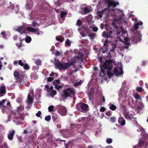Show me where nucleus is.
<instances>
[{"label": "nucleus", "mask_w": 148, "mask_h": 148, "mask_svg": "<svg viewBox=\"0 0 148 148\" xmlns=\"http://www.w3.org/2000/svg\"><path fill=\"white\" fill-rule=\"evenodd\" d=\"M135 122L138 127L137 131L138 132H141L142 139H140L138 144L141 147H144L145 148H147L148 147V135L145 132L142 127L139 125L136 121Z\"/></svg>", "instance_id": "423d86ee"}, {"label": "nucleus", "mask_w": 148, "mask_h": 148, "mask_svg": "<svg viewBox=\"0 0 148 148\" xmlns=\"http://www.w3.org/2000/svg\"><path fill=\"white\" fill-rule=\"evenodd\" d=\"M35 62L37 65H39L41 64V61L40 60L37 59L35 61Z\"/></svg>", "instance_id": "864d4df0"}, {"label": "nucleus", "mask_w": 148, "mask_h": 148, "mask_svg": "<svg viewBox=\"0 0 148 148\" xmlns=\"http://www.w3.org/2000/svg\"><path fill=\"white\" fill-rule=\"evenodd\" d=\"M56 39L58 41L61 42H62L64 41L63 38H62L59 36L56 37Z\"/></svg>", "instance_id": "de8ad7c7"}, {"label": "nucleus", "mask_w": 148, "mask_h": 148, "mask_svg": "<svg viewBox=\"0 0 148 148\" xmlns=\"http://www.w3.org/2000/svg\"><path fill=\"white\" fill-rule=\"evenodd\" d=\"M82 128V127H79V125H75L73 124L71 125L70 130L69 131L64 130L63 131V133L64 135V137H69L72 135H73L77 131L79 132H80V131Z\"/></svg>", "instance_id": "0eeeda50"}, {"label": "nucleus", "mask_w": 148, "mask_h": 148, "mask_svg": "<svg viewBox=\"0 0 148 148\" xmlns=\"http://www.w3.org/2000/svg\"><path fill=\"white\" fill-rule=\"evenodd\" d=\"M53 79V78L52 77H49L47 79V81L49 82H51Z\"/></svg>", "instance_id": "338daca9"}, {"label": "nucleus", "mask_w": 148, "mask_h": 148, "mask_svg": "<svg viewBox=\"0 0 148 148\" xmlns=\"http://www.w3.org/2000/svg\"><path fill=\"white\" fill-rule=\"evenodd\" d=\"M73 63L71 62L66 63H62L58 60L56 61L54 64L55 68L60 70H66L68 69Z\"/></svg>", "instance_id": "6e6552de"}, {"label": "nucleus", "mask_w": 148, "mask_h": 148, "mask_svg": "<svg viewBox=\"0 0 148 148\" xmlns=\"http://www.w3.org/2000/svg\"><path fill=\"white\" fill-rule=\"evenodd\" d=\"M45 88L48 89L47 90L48 95H50L51 97H53L56 94V90H53V87L51 86L49 88V86L46 85L45 86Z\"/></svg>", "instance_id": "f3484780"}, {"label": "nucleus", "mask_w": 148, "mask_h": 148, "mask_svg": "<svg viewBox=\"0 0 148 148\" xmlns=\"http://www.w3.org/2000/svg\"><path fill=\"white\" fill-rule=\"evenodd\" d=\"M144 107V105L141 101L136 102V108L138 111L142 110Z\"/></svg>", "instance_id": "412c9836"}, {"label": "nucleus", "mask_w": 148, "mask_h": 148, "mask_svg": "<svg viewBox=\"0 0 148 148\" xmlns=\"http://www.w3.org/2000/svg\"><path fill=\"white\" fill-rule=\"evenodd\" d=\"M91 39H92L96 36V35L94 33L90 34L88 35Z\"/></svg>", "instance_id": "ea45409f"}, {"label": "nucleus", "mask_w": 148, "mask_h": 148, "mask_svg": "<svg viewBox=\"0 0 148 148\" xmlns=\"http://www.w3.org/2000/svg\"><path fill=\"white\" fill-rule=\"evenodd\" d=\"M114 0H101L100 1L98 0L99 3L98 6L100 8L103 4H106L108 5L107 8H106L104 10L97 12V15L101 21H103V22H106L110 19V16H111V13L110 10L111 8L115 7L119 3L118 2L114 1Z\"/></svg>", "instance_id": "f03ea898"}, {"label": "nucleus", "mask_w": 148, "mask_h": 148, "mask_svg": "<svg viewBox=\"0 0 148 148\" xmlns=\"http://www.w3.org/2000/svg\"><path fill=\"white\" fill-rule=\"evenodd\" d=\"M106 141L108 144H110L112 142V139L111 138H108L106 139Z\"/></svg>", "instance_id": "8fccbe9b"}, {"label": "nucleus", "mask_w": 148, "mask_h": 148, "mask_svg": "<svg viewBox=\"0 0 148 148\" xmlns=\"http://www.w3.org/2000/svg\"><path fill=\"white\" fill-rule=\"evenodd\" d=\"M51 119V117L49 115L46 116L45 118V121H50Z\"/></svg>", "instance_id": "09e8293b"}, {"label": "nucleus", "mask_w": 148, "mask_h": 148, "mask_svg": "<svg viewBox=\"0 0 148 148\" xmlns=\"http://www.w3.org/2000/svg\"><path fill=\"white\" fill-rule=\"evenodd\" d=\"M82 24V23L81 21L79 19H78L76 23V25L79 26Z\"/></svg>", "instance_id": "a18cd8bd"}, {"label": "nucleus", "mask_w": 148, "mask_h": 148, "mask_svg": "<svg viewBox=\"0 0 148 148\" xmlns=\"http://www.w3.org/2000/svg\"><path fill=\"white\" fill-rule=\"evenodd\" d=\"M53 83L55 86V88L57 90H59L62 86V85H60V82L59 80H54Z\"/></svg>", "instance_id": "aec40b11"}, {"label": "nucleus", "mask_w": 148, "mask_h": 148, "mask_svg": "<svg viewBox=\"0 0 148 148\" xmlns=\"http://www.w3.org/2000/svg\"><path fill=\"white\" fill-rule=\"evenodd\" d=\"M66 14V12H61L60 17L59 18V20L61 23H62L64 20Z\"/></svg>", "instance_id": "a878e982"}, {"label": "nucleus", "mask_w": 148, "mask_h": 148, "mask_svg": "<svg viewBox=\"0 0 148 148\" xmlns=\"http://www.w3.org/2000/svg\"><path fill=\"white\" fill-rule=\"evenodd\" d=\"M54 107L53 106L51 105L49 106L48 108V110L49 112L54 111Z\"/></svg>", "instance_id": "37998d69"}, {"label": "nucleus", "mask_w": 148, "mask_h": 148, "mask_svg": "<svg viewBox=\"0 0 148 148\" xmlns=\"http://www.w3.org/2000/svg\"><path fill=\"white\" fill-rule=\"evenodd\" d=\"M110 120L111 122L112 123H114L116 121V119L115 117H112L110 118Z\"/></svg>", "instance_id": "3c124183"}, {"label": "nucleus", "mask_w": 148, "mask_h": 148, "mask_svg": "<svg viewBox=\"0 0 148 148\" xmlns=\"http://www.w3.org/2000/svg\"><path fill=\"white\" fill-rule=\"evenodd\" d=\"M6 88L4 86L0 87V94L1 96L4 95L6 93Z\"/></svg>", "instance_id": "7c9ffc66"}, {"label": "nucleus", "mask_w": 148, "mask_h": 148, "mask_svg": "<svg viewBox=\"0 0 148 148\" xmlns=\"http://www.w3.org/2000/svg\"><path fill=\"white\" fill-rule=\"evenodd\" d=\"M32 25L34 27H38V25L36 21H33L32 23Z\"/></svg>", "instance_id": "bf43d9fd"}, {"label": "nucleus", "mask_w": 148, "mask_h": 148, "mask_svg": "<svg viewBox=\"0 0 148 148\" xmlns=\"http://www.w3.org/2000/svg\"><path fill=\"white\" fill-rule=\"evenodd\" d=\"M81 84H82V81H79L78 82H76L74 84V86H78L79 85H81Z\"/></svg>", "instance_id": "603ef678"}, {"label": "nucleus", "mask_w": 148, "mask_h": 148, "mask_svg": "<svg viewBox=\"0 0 148 148\" xmlns=\"http://www.w3.org/2000/svg\"><path fill=\"white\" fill-rule=\"evenodd\" d=\"M38 76L35 73H33L31 75V78L33 80H35L38 79Z\"/></svg>", "instance_id": "72a5a7b5"}, {"label": "nucleus", "mask_w": 148, "mask_h": 148, "mask_svg": "<svg viewBox=\"0 0 148 148\" xmlns=\"http://www.w3.org/2000/svg\"><path fill=\"white\" fill-rule=\"evenodd\" d=\"M24 107L23 106H20L17 108V112L18 113L24 110Z\"/></svg>", "instance_id": "58836bf2"}, {"label": "nucleus", "mask_w": 148, "mask_h": 148, "mask_svg": "<svg viewBox=\"0 0 148 148\" xmlns=\"http://www.w3.org/2000/svg\"><path fill=\"white\" fill-rule=\"evenodd\" d=\"M112 64L110 61L106 60L104 63L102 61L100 62V69L101 73L100 75L102 76L104 75L105 69L107 71V75L109 78L112 77L114 75L113 73L112 72Z\"/></svg>", "instance_id": "39448f33"}, {"label": "nucleus", "mask_w": 148, "mask_h": 148, "mask_svg": "<svg viewBox=\"0 0 148 148\" xmlns=\"http://www.w3.org/2000/svg\"><path fill=\"white\" fill-rule=\"evenodd\" d=\"M16 111L14 110L12 112V115H8V121H6L7 122L8 121H10V119L11 116H12L13 117V121L14 122H20L22 120H24L23 116H21L18 117V116L14 115L15 114H16Z\"/></svg>", "instance_id": "9b49d317"}, {"label": "nucleus", "mask_w": 148, "mask_h": 148, "mask_svg": "<svg viewBox=\"0 0 148 148\" xmlns=\"http://www.w3.org/2000/svg\"><path fill=\"white\" fill-rule=\"evenodd\" d=\"M73 0H58L55 3V4L57 6H60V5L62 4L64 2H71L73 1Z\"/></svg>", "instance_id": "cd10ccee"}, {"label": "nucleus", "mask_w": 148, "mask_h": 148, "mask_svg": "<svg viewBox=\"0 0 148 148\" xmlns=\"http://www.w3.org/2000/svg\"><path fill=\"white\" fill-rule=\"evenodd\" d=\"M6 99H3L1 101H0V106H2L4 103L6 101Z\"/></svg>", "instance_id": "6e6d98bb"}, {"label": "nucleus", "mask_w": 148, "mask_h": 148, "mask_svg": "<svg viewBox=\"0 0 148 148\" xmlns=\"http://www.w3.org/2000/svg\"><path fill=\"white\" fill-rule=\"evenodd\" d=\"M6 106H1V108L2 111V112L4 113L6 111H7L8 110H9L10 109V102L6 101Z\"/></svg>", "instance_id": "4be33fe9"}, {"label": "nucleus", "mask_w": 148, "mask_h": 148, "mask_svg": "<svg viewBox=\"0 0 148 148\" xmlns=\"http://www.w3.org/2000/svg\"><path fill=\"white\" fill-rule=\"evenodd\" d=\"M106 114L108 116H111L112 114V112L110 111L109 110L106 112Z\"/></svg>", "instance_id": "0e129e2a"}, {"label": "nucleus", "mask_w": 148, "mask_h": 148, "mask_svg": "<svg viewBox=\"0 0 148 148\" xmlns=\"http://www.w3.org/2000/svg\"><path fill=\"white\" fill-rule=\"evenodd\" d=\"M125 84V81L122 84V87L120 90L119 91V100L120 101H125L128 100L129 103H130V101H132L133 103L132 98L130 96L131 95V91L128 89L127 87H124Z\"/></svg>", "instance_id": "20e7f679"}, {"label": "nucleus", "mask_w": 148, "mask_h": 148, "mask_svg": "<svg viewBox=\"0 0 148 148\" xmlns=\"http://www.w3.org/2000/svg\"><path fill=\"white\" fill-rule=\"evenodd\" d=\"M18 64L20 65L21 66H23L24 64L22 62V60H20L18 61Z\"/></svg>", "instance_id": "680f3d73"}, {"label": "nucleus", "mask_w": 148, "mask_h": 148, "mask_svg": "<svg viewBox=\"0 0 148 148\" xmlns=\"http://www.w3.org/2000/svg\"><path fill=\"white\" fill-rule=\"evenodd\" d=\"M99 98H100V100H98L99 103L98 104L97 103L96 105V106H98L99 105H101L102 103H105L106 99L104 96L102 95H100Z\"/></svg>", "instance_id": "393cba45"}, {"label": "nucleus", "mask_w": 148, "mask_h": 148, "mask_svg": "<svg viewBox=\"0 0 148 148\" xmlns=\"http://www.w3.org/2000/svg\"><path fill=\"white\" fill-rule=\"evenodd\" d=\"M108 37H112V36H114V35H115L113 32L112 31H110L109 32H108Z\"/></svg>", "instance_id": "a19ab883"}, {"label": "nucleus", "mask_w": 148, "mask_h": 148, "mask_svg": "<svg viewBox=\"0 0 148 148\" xmlns=\"http://www.w3.org/2000/svg\"><path fill=\"white\" fill-rule=\"evenodd\" d=\"M26 27V26L23 25L21 26H19L15 28V30L19 32L21 34H22L23 33L27 34V33L25 30Z\"/></svg>", "instance_id": "dca6fc26"}, {"label": "nucleus", "mask_w": 148, "mask_h": 148, "mask_svg": "<svg viewBox=\"0 0 148 148\" xmlns=\"http://www.w3.org/2000/svg\"><path fill=\"white\" fill-rule=\"evenodd\" d=\"M118 122L121 126H123L125 124V121L124 118L121 117L120 116L118 119Z\"/></svg>", "instance_id": "bb28decb"}, {"label": "nucleus", "mask_w": 148, "mask_h": 148, "mask_svg": "<svg viewBox=\"0 0 148 148\" xmlns=\"http://www.w3.org/2000/svg\"><path fill=\"white\" fill-rule=\"evenodd\" d=\"M15 131L13 130L12 132H9V134H8V138L10 140H12L13 137V136L14 134Z\"/></svg>", "instance_id": "473e14b6"}, {"label": "nucleus", "mask_w": 148, "mask_h": 148, "mask_svg": "<svg viewBox=\"0 0 148 148\" xmlns=\"http://www.w3.org/2000/svg\"><path fill=\"white\" fill-rule=\"evenodd\" d=\"M97 88H95V89L91 88L90 90V92L88 93V96L90 100L92 97V95L94 94V92H97Z\"/></svg>", "instance_id": "b1692460"}, {"label": "nucleus", "mask_w": 148, "mask_h": 148, "mask_svg": "<svg viewBox=\"0 0 148 148\" xmlns=\"http://www.w3.org/2000/svg\"><path fill=\"white\" fill-rule=\"evenodd\" d=\"M41 112L40 111H38L37 113L36 114V115L38 117H39L40 116Z\"/></svg>", "instance_id": "e2e57ef3"}, {"label": "nucleus", "mask_w": 148, "mask_h": 148, "mask_svg": "<svg viewBox=\"0 0 148 148\" xmlns=\"http://www.w3.org/2000/svg\"><path fill=\"white\" fill-rule=\"evenodd\" d=\"M82 10L86 14L90 12L92 10L90 6L86 5L85 4L83 5L82 7Z\"/></svg>", "instance_id": "6ab92c4d"}, {"label": "nucleus", "mask_w": 148, "mask_h": 148, "mask_svg": "<svg viewBox=\"0 0 148 148\" xmlns=\"http://www.w3.org/2000/svg\"><path fill=\"white\" fill-rule=\"evenodd\" d=\"M25 35L26 36L25 38V42L28 43L30 42L32 40L30 36H27V34H25Z\"/></svg>", "instance_id": "c9c22d12"}, {"label": "nucleus", "mask_w": 148, "mask_h": 148, "mask_svg": "<svg viewBox=\"0 0 148 148\" xmlns=\"http://www.w3.org/2000/svg\"><path fill=\"white\" fill-rule=\"evenodd\" d=\"M114 8H111L110 12L111 13V16L114 21V22L112 23L113 26L114 27H116L117 29L118 27H116V23H117L118 24L122 23L125 25V24H127V22L123 17L124 16V14L122 10L117 9H114ZM121 27L126 32L122 27Z\"/></svg>", "instance_id": "7ed1b4c3"}, {"label": "nucleus", "mask_w": 148, "mask_h": 148, "mask_svg": "<svg viewBox=\"0 0 148 148\" xmlns=\"http://www.w3.org/2000/svg\"><path fill=\"white\" fill-rule=\"evenodd\" d=\"M26 30L34 32L35 34H37L38 35L40 34L39 29H36L31 27H27L26 28Z\"/></svg>", "instance_id": "5701e85b"}, {"label": "nucleus", "mask_w": 148, "mask_h": 148, "mask_svg": "<svg viewBox=\"0 0 148 148\" xmlns=\"http://www.w3.org/2000/svg\"><path fill=\"white\" fill-rule=\"evenodd\" d=\"M131 112H127V110H125L123 111V113L126 119L129 120L133 119L135 120L136 119V118L134 117L133 116V115H135L136 113L135 111H134V112H133L132 114Z\"/></svg>", "instance_id": "ddd939ff"}, {"label": "nucleus", "mask_w": 148, "mask_h": 148, "mask_svg": "<svg viewBox=\"0 0 148 148\" xmlns=\"http://www.w3.org/2000/svg\"><path fill=\"white\" fill-rule=\"evenodd\" d=\"M89 121V119L88 117H82L79 119L78 120V122H82V123L85 124Z\"/></svg>", "instance_id": "c756f323"}, {"label": "nucleus", "mask_w": 148, "mask_h": 148, "mask_svg": "<svg viewBox=\"0 0 148 148\" xmlns=\"http://www.w3.org/2000/svg\"><path fill=\"white\" fill-rule=\"evenodd\" d=\"M23 66V68L24 69H29V66H28V65L26 64H24V66Z\"/></svg>", "instance_id": "13d9d810"}, {"label": "nucleus", "mask_w": 148, "mask_h": 148, "mask_svg": "<svg viewBox=\"0 0 148 148\" xmlns=\"http://www.w3.org/2000/svg\"><path fill=\"white\" fill-rule=\"evenodd\" d=\"M134 98L136 100V102L141 101V97L139 95L138 92H136L134 95Z\"/></svg>", "instance_id": "2f4dec72"}, {"label": "nucleus", "mask_w": 148, "mask_h": 148, "mask_svg": "<svg viewBox=\"0 0 148 148\" xmlns=\"http://www.w3.org/2000/svg\"><path fill=\"white\" fill-rule=\"evenodd\" d=\"M105 110V108L104 107H102L100 109V111L101 112H104Z\"/></svg>", "instance_id": "774afa93"}, {"label": "nucleus", "mask_w": 148, "mask_h": 148, "mask_svg": "<svg viewBox=\"0 0 148 148\" xmlns=\"http://www.w3.org/2000/svg\"><path fill=\"white\" fill-rule=\"evenodd\" d=\"M37 8H39L40 10V11H42L44 10H45L47 9L46 8H43V6L42 5H37Z\"/></svg>", "instance_id": "79ce46f5"}, {"label": "nucleus", "mask_w": 148, "mask_h": 148, "mask_svg": "<svg viewBox=\"0 0 148 148\" xmlns=\"http://www.w3.org/2000/svg\"><path fill=\"white\" fill-rule=\"evenodd\" d=\"M92 16L91 15H89L85 17V19L90 25V28L92 29L94 32H96L98 30V28L93 25L94 21L92 20Z\"/></svg>", "instance_id": "9d476101"}, {"label": "nucleus", "mask_w": 148, "mask_h": 148, "mask_svg": "<svg viewBox=\"0 0 148 148\" xmlns=\"http://www.w3.org/2000/svg\"><path fill=\"white\" fill-rule=\"evenodd\" d=\"M14 76L15 77H16L17 78V77L18 76L19 73L17 72H15L14 73Z\"/></svg>", "instance_id": "052dcab7"}, {"label": "nucleus", "mask_w": 148, "mask_h": 148, "mask_svg": "<svg viewBox=\"0 0 148 148\" xmlns=\"http://www.w3.org/2000/svg\"><path fill=\"white\" fill-rule=\"evenodd\" d=\"M143 24V22L141 21L135 22L134 26L131 29L132 37L130 40L128 38L126 32L122 27L117 28L116 32L117 38L119 41L122 42V44L124 43L125 45H122L121 43L117 40L116 44H113L112 45V49L109 51L108 55L110 56L111 55L114 56L115 55L114 52L116 50L119 53V50H122V48L126 49L128 48L129 46L130 45V40L131 41V43L133 44L139 42L141 40V35L139 32H137V29L138 26L142 25Z\"/></svg>", "instance_id": "f257e3e1"}, {"label": "nucleus", "mask_w": 148, "mask_h": 148, "mask_svg": "<svg viewBox=\"0 0 148 148\" xmlns=\"http://www.w3.org/2000/svg\"><path fill=\"white\" fill-rule=\"evenodd\" d=\"M33 95V91L31 90L28 95L27 100V104L30 105L32 103L33 101V98L32 96Z\"/></svg>", "instance_id": "a211bd4d"}, {"label": "nucleus", "mask_w": 148, "mask_h": 148, "mask_svg": "<svg viewBox=\"0 0 148 148\" xmlns=\"http://www.w3.org/2000/svg\"><path fill=\"white\" fill-rule=\"evenodd\" d=\"M77 110L83 112H86L89 110L88 106L85 103H77L76 106Z\"/></svg>", "instance_id": "1a4fd4ad"}, {"label": "nucleus", "mask_w": 148, "mask_h": 148, "mask_svg": "<svg viewBox=\"0 0 148 148\" xmlns=\"http://www.w3.org/2000/svg\"><path fill=\"white\" fill-rule=\"evenodd\" d=\"M22 99L21 97H19L16 99V101L18 103H20L21 102Z\"/></svg>", "instance_id": "4d7b16f0"}, {"label": "nucleus", "mask_w": 148, "mask_h": 148, "mask_svg": "<svg viewBox=\"0 0 148 148\" xmlns=\"http://www.w3.org/2000/svg\"><path fill=\"white\" fill-rule=\"evenodd\" d=\"M83 54L82 53H80V52H79V53L78 54L77 56V58L79 59H83Z\"/></svg>", "instance_id": "c03bdc74"}, {"label": "nucleus", "mask_w": 148, "mask_h": 148, "mask_svg": "<svg viewBox=\"0 0 148 148\" xmlns=\"http://www.w3.org/2000/svg\"><path fill=\"white\" fill-rule=\"evenodd\" d=\"M64 94L65 97H74L75 95V91L73 88H67L63 90Z\"/></svg>", "instance_id": "f8f14e48"}, {"label": "nucleus", "mask_w": 148, "mask_h": 148, "mask_svg": "<svg viewBox=\"0 0 148 148\" xmlns=\"http://www.w3.org/2000/svg\"><path fill=\"white\" fill-rule=\"evenodd\" d=\"M56 106L59 113L61 115L64 116L66 114V110L65 107L60 105Z\"/></svg>", "instance_id": "4468645a"}, {"label": "nucleus", "mask_w": 148, "mask_h": 148, "mask_svg": "<svg viewBox=\"0 0 148 148\" xmlns=\"http://www.w3.org/2000/svg\"><path fill=\"white\" fill-rule=\"evenodd\" d=\"M32 1L29 0L27 2V4L25 5L26 9L27 10H29L32 7Z\"/></svg>", "instance_id": "c85d7f7f"}, {"label": "nucleus", "mask_w": 148, "mask_h": 148, "mask_svg": "<svg viewBox=\"0 0 148 148\" xmlns=\"http://www.w3.org/2000/svg\"><path fill=\"white\" fill-rule=\"evenodd\" d=\"M108 33L107 34H106V32H103V33L102 36L104 37H107V38H108Z\"/></svg>", "instance_id": "69168bd1"}, {"label": "nucleus", "mask_w": 148, "mask_h": 148, "mask_svg": "<svg viewBox=\"0 0 148 148\" xmlns=\"http://www.w3.org/2000/svg\"><path fill=\"white\" fill-rule=\"evenodd\" d=\"M120 66L119 67V66L116 65L114 69V72L115 75L116 76L121 75L123 73V71L122 68V66L120 64Z\"/></svg>", "instance_id": "2eb2a0df"}, {"label": "nucleus", "mask_w": 148, "mask_h": 148, "mask_svg": "<svg viewBox=\"0 0 148 148\" xmlns=\"http://www.w3.org/2000/svg\"><path fill=\"white\" fill-rule=\"evenodd\" d=\"M136 90L138 92H141L143 91V89L141 87H137L136 89Z\"/></svg>", "instance_id": "49530a36"}, {"label": "nucleus", "mask_w": 148, "mask_h": 148, "mask_svg": "<svg viewBox=\"0 0 148 148\" xmlns=\"http://www.w3.org/2000/svg\"><path fill=\"white\" fill-rule=\"evenodd\" d=\"M37 14L36 12L33 11L30 14L32 18H37L36 16Z\"/></svg>", "instance_id": "4c0bfd02"}, {"label": "nucleus", "mask_w": 148, "mask_h": 148, "mask_svg": "<svg viewBox=\"0 0 148 148\" xmlns=\"http://www.w3.org/2000/svg\"><path fill=\"white\" fill-rule=\"evenodd\" d=\"M109 109L112 110L114 111L116 108V106L111 103L109 104Z\"/></svg>", "instance_id": "f704fd0d"}, {"label": "nucleus", "mask_w": 148, "mask_h": 148, "mask_svg": "<svg viewBox=\"0 0 148 148\" xmlns=\"http://www.w3.org/2000/svg\"><path fill=\"white\" fill-rule=\"evenodd\" d=\"M1 34L3 36V37L4 38H5V39L7 38V36H6V34H5V32H2L1 33Z\"/></svg>", "instance_id": "5fc2aeb1"}, {"label": "nucleus", "mask_w": 148, "mask_h": 148, "mask_svg": "<svg viewBox=\"0 0 148 148\" xmlns=\"http://www.w3.org/2000/svg\"><path fill=\"white\" fill-rule=\"evenodd\" d=\"M71 43V41L68 39H67L65 42V46L66 47L70 46Z\"/></svg>", "instance_id": "e433bc0d"}]
</instances>
